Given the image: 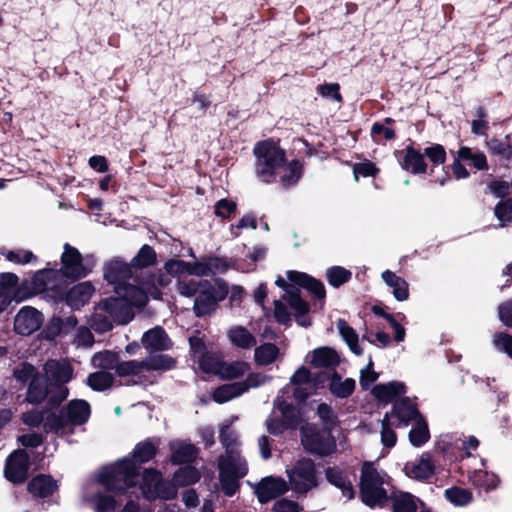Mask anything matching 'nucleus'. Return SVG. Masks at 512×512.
<instances>
[{
	"instance_id": "45",
	"label": "nucleus",
	"mask_w": 512,
	"mask_h": 512,
	"mask_svg": "<svg viewBox=\"0 0 512 512\" xmlns=\"http://www.w3.org/2000/svg\"><path fill=\"white\" fill-rule=\"evenodd\" d=\"M195 362L198 363V367L202 372L217 376L223 361L219 354L208 351L195 360Z\"/></svg>"
},
{
	"instance_id": "4",
	"label": "nucleus",
	"mask_w": 512,
	"mask_h": 512,
	"mask_svg": "<svg viewBox=\"0 0 512 512\" xmlns=\"http://www.w3.org/2000/svg\"><path fill=\"white\" fill-rule=\"evenodd\" d=\"M177 291L185 297H195L194 312L198 317L210 315L217 303L223 300L228 291L223 283L213 284L208 280L182 279L177 283Z\"/></svg>"
},
{
	"instance_id": "9",
	"label": "nucleus",
	"mask_w": 512,
	"mask_h": 512,
	"mask_svg": "<svg viewBox=\"0 0 512 512\" xmlns=\"http://www.w3.org/2000/svg\"><path fill=\"white\" fill-rule=\"evenodd\" d=\"M290 488L299 494L307 493L318 485L315 464L311 459L297 460L286 469Z\"/></svg>"
},
{
	"instance_id": "50",
	"label": "nucleus",
	"mask_w": 512,
	"mask_h": 512,
	"mask_svg": "<svg viewBox=\"0 0 512 512\" xmlns=\"http://www.w3.org/2000/svg\"><path fill=\"white\" fill-rule=\"evenodd\" d=\"M142 362L145 372L152 370H169L175 364L174 360L167 355L150 356L142 360Z\"/></svg>"
},
{
	"instance_id": "36",
	"label": "nucleus",
	"mask_w": 512,
	"mask_h": 512,
	"mask_svg": "<svg viewBox=\"0 0 512 512\" xmlns=\"http://www.w3.org/2000/svg\"><path fill=\"white\" fill-rule=\"evenodd\" d=\"M18 284V277L13 273L0 274V302L9 305L13 299Z\"/></svg>"
},
{
	"instance_id": "27",
	"label": "nucleus",
	"mask_w": 512,
	"mask_h": 512,
	"mask_svg": "<svg viewBox=\"0 0 512 512\" xmlns=\"http://www.w3.org/2000/svg\"><path fill=\"white\" fill-rule=\"evenodd\" d=\"M109 312L103 300L95 306L89 324L96 332L104 333L112 329L115 320Z\"/></svg>"
},
{
	"instance_id": "40",
	"label": "nucleus",
	"mask_w": 512,
	"mask_h": 512,
	"mask_svg": "<svg viewBox=\"0 0 512 512\" xmlns=\"http://www.w3.org/2000/svg\"><path fill=\"white\" fill-rule=\"evenodd\" d=\"M47 392L46 380L42 376L37 375L33 377L29 384L26 399L30 403L38 404L46 398Z\"/></svg>"
},
{
	"instance_id": "52",
	"label": "nucleus",
	"mask_w": 512,
	"mask_h": 512,
	"mask_svg": "<svg viewBox=\"0 0 512 512\" xmlns=\"http://www.w3.org/2000/svg\"><path fill=\"white\" fill-rule=\"evenodd\" d=\"M446 498L457 506H465L472 501V493L468 489L453 487L445 491Z\"/></svg>"
},
{
	"instance_id": "8",
	"label": "nucleus",
	"mask_w": 512,
	"mask_h": 512,
	"mask_svg": "<svg viewBox=\"0 0 512 512\" xmlns=\"http://www.w3.org/2000/svg\"><path fill=\"white\" fill-rule=\"evenodd\" d=\"M387 475L378 471L373 464L365 463L361 471L360 491L362 501L368 506H375L387 496L384 485Z\"/></svg>"
},
{
	"instance_id": "12",
	"label": "nucleus",
	"mask_w": 512,
	"mask_h": 512,
	"mask_svg": "<svg viewBox=\"0 0 512 512\" xmlns=\"http://www.w3.org/2000/svg\"><path fill=\"white\" fill-rule=\"evenodd\" d=\"M274 412L281 414V419L270 417L266 420L267 430L274 435L280 434L285 428L294 425L299 416L298 410L291 404L286 403L278 396L274 402Z\"/></svg>"
},
{
	"instance_id": "11",
	"label": "nucleus",
	"mask_w": 512,
	"mask_h": 512,
	"mask_svg": "<svg viewBox=\"0 0 512 512\" xmlns=\"http://www.w3.org/2000/svg\"><path fill=\"white\" fill-rule=\"evenodd\" d=\"M463 162L469 163L477 170H487L488 164L483 152L473 151L471 148L462 146L457 151L452 163V172L456 179H466L469 172L463 165Z\"/></svg>"
},
{
	"instance_id": "61",
	"label": "nucleus",
	"mask_w": 512,
	"mask_h": 512,
	"mask_svg": "<svg viewBox=\"0 0 512 512\" xmlns=\"http://www.w3.org/2000/svg\"><path fill=\"white\" fill-rule=\"evenodd\" d=\"M317 415L323 421L327 429L336 425V415L326 403H321L317 408Z\"/></svg>"
},
{
	"instance_id": "56",
	"label": "nucleus",
	"mask_w": 512,
	"mask_h": 512,
	"mask_svg": "<svg viewBox=\"0 0 512 512\" xmlns=\"http://www.w3.org/2000/svg\"><path fill=\"white\" fill-rule=\"evenodd\" d=\"M494 214L496 218L501 222L500 226H506L512 221V201H500L494 209Z\"/></svg>"
},
{
	"instance_id": "30",
	"label": "nucleus",
	"mask_w": 512,
	"mask_h": 512,
	"mask_svg": "<svg viewBox=\"0 0 512 512\" xmlns=\"http://www.w3.org/2000/svg\"><path fill=\"white\" fill-rule=\"evenodd\" d=\"M171 462L183 464L192 462L197 456L196 447L185 441H172L170 443Z\"/></svg>"
},
{
	"instance_id": "20",
	"label": "nucleus",
	"mask_w": 512,
	"mask_h": 512,
	"mask_svg": "<svg viewBox=\"0 0 512 512\" xmlns=\"http://www.w3.org/2000/svg\"><path fill=\"white\" fill-rule=\"evenodd\" d=\"M399 163L402 169L413 174H422L426 172V163L424 156L411 146L398 152Z\"/></svg>"
},
{
	"instance_id": "16",
	"label": "nucleus",
	"mask_w": 512,
	"mask_h": 512,
	"mask_svg": "<svg viewBox=\"0 0 512 512\" xmlns=\"http://www.w3.org/2000/svg\"><path fill=\"white\" fill-rule=\"evenodd\" d=\"M103 301L115 322L119 324H127L133 319V307H143L145 305L133 303L124 295H116V297L107 298Z\"/></svg>"
},
{
	"instance_id": "38",
	"label": "nucleus",
	"mask_w": 512,
	"mask_h": 512,
	"mask_svg": "<svg viewBox=\"0 0 512 512\" xmlns=\"http://www.w3.org/2000/svg\"><path fill=\"white\" fill-rule=\"evenodd\" d=\"M356 386V382L352 378L342 379L339 375L334 374L330 380L329 388L331 393L339 398L349 397Z\"/></svg>"
},
{
	"instance_id": "42",
	"label": "nucleus",
	"mask_w": 512,
	"mask_h": 512,
	"mask_svg": "<svg viewBox=\"0 0 512 512\" xmlns=\"http://www.w3.org/2000/svg\"><path fill=\"white\" fill-rule=\"evenodd\" d=\"M337 328L339 330V333H340L341 337L344 339L346 344L349 346L350 350L355 355H358V356L362 355L363 350L359 346L358 335L355 332V330L352 327H350L348 325V323L345 320H343V319H339L338 320Z\"/></svg>"
},
{
	"instance_id": "47",
	"label": "nucleus",
	"mask_w": 512,
	"mask_h": 512,
	"mask_svg": "<svg viewBox=\"0 0 512 512\" xmlns=\"http://www.w3.org/2000/svg\"><path fill=\"white\" fill-rule=\"evenodd\" d=\"M114 377L108 371H97L87 377V385L95 391H104L113 384Z\"/></svg>"
},
{
	"instance_id": "23",
	"label": "nucleus",
	"mask_w": 512,
	"mask_h": 512,
	"mask_svg": "<svg viewBox=\"0 0 512 512\" xmlns=\"http://www.w3.org/2000/svg\"><path fill=\"white\" fill-rule=\"evenodd\" d=\"M291 384L295 386L294 397L299 400H305L313 393L314 383L310 379V372L308 369L301 367L291 377Z\"/></svg>"
},
{
	"instance_id": "29",
	"label": "nucleus",
	"mask_w": 512,
	"mask_h": 512,
	"mask_svg": "<svg viewBox=\"0 0 512 512\" xmlns=\"http://www.w3.org/2000/svg\"><path fill=\"white\" fill-rule=\"evenodd\" d=\"M226 269L227 265L222 259L211 257L200 262H189L188 274L195 276H209L215 271L223 272Z\"/></svg>"
},
{
	"instance_id": "34",
	"label": "nucleus",
	"mask_w": 512,
	"mask_h": 512,
	"mask_svg": "<svg viewBox=\"0 0 512 512\" xmlns=\"http://www.w3.org/2000/svg\"><path fill=\"white\" fill-rule=\"evenodd\" d=\"M231 343L241 349H250L256 344V338L246 328L236 326L228 331Z\"/></svg>"
},
{
	"instance_id": "2",
	"label": "nucleus",
	"mask_w": 512,
	"mask_h": 512,
	"mask_svg": "<svg viewBox=\"0 0 512 512\" xmlns=\"http://www.w3.org/2000/svg\"><path fill=\"white\" fill-rule=\"evenodd\" d=\"M130 263L120 258H113L106 263L104 267V277L112 285L116 295H124L130 301L136 304H146L148 297H157V292L153 291L148 283L139 286L141 279L133 271Z\"/></svg>"
},
{
	"instance_id": "18",
	"label": "nucleus",
	"mask_w": 512,
	"mask_h": 512,
	"mask_svg": "<svg viewBox=\"0 0 512 512\" xmlns=\"http://www.w3.org/2000/svg\"><path fill=\"white\" fill-rule=\"evenodd\" d=\"M403 470L412 479L427 480L435 472V463L429 453H423L416 459L407 462Z\"/></svg>"
},
{
	"instance_id": "19",
	"label": "nucleus",
	"mask_w": 512,
	"mask_h": 512,
	"mask_svg": "<svg viewBox=\"0 0 512 512\" xmlns=\"http://www.w3.org/2000/svg\"><path fill=\"white\" fill-rule=\"evenodd\" d=\"M141 342L150 352L168 350L172 346L170 338L160 326L146 331L142 336Z\"/></svg>"
},
{
	"instance_id": "17",
	"label": "nucleus",
	"mask_w": 512,
	"mask_h": 512,
	"mask_svg": "<svg viewBox=\"0 0 512 512\" xmlns=\"http://www.w3.org/2000/svg\"><path fill=\"white\" fill-rule=\"evenodd\" d=\"M287 490L286 481L281 477L274 476L263 478L255 487V493L261 503H267L284 494Z\"/></svg>"
},
{
	"instance_id": "48",
	"label": "nucleus",
	"mask_w": 512,
	"mask_h": 512,
	"mask_svg": "<svg viewBox=\"0 0 512 512\" xmlns=\"http://www.w3.org/2000/svg\"><path fill=\"white\" fill-rule=\"evenodd\" d=\"M279 355V349L272 343H265L255 349L254 358L258 365H269L273 363Z\"/></svg>"
},
{
	"instance_id": "53",
	"label": "nucleus",
	"mask_w": 512,
	"mask_h": 512,
	"mask_svg": "<svg viewBox=\"0 0 512 512\" xmlns=\"http://www.w3.org/2000/svg\"><path fill=\"white\" fill-rule=\"evenodd\" d=\"M272 379L271 376L263 373H249L244 381H240L239 384L243 390V394L249 389H255L268 383Z\"/></svg>"
},
{
	"instance_id": "44",
	"label": "nucleus",
	"mask_w": 512,
	"mask_h": 512,
	"mask_svg": "<svg viewBox=\"0 0 512 512\" xmlns=\"http://www.w3.org/2000/svg\"><path fill=\"white\" fill-rule=\"evenodd\" d=\"M119 360L116 353L111 351H102L95 353L91 359V364L94 368H99L101 371L117 369Z\"/></svg>"
},
{
	"instance_id": "39",
	"label": "nucleus",
	"mask_w": 512,
	"mask_h": 512,
	"mask_svg": "<svg viewBox=\"0 0 512 512\" xmlns=\"http://www.w3.org/2000/svg\"><path fill=\"white\" fill-rule=\"evenodd\" d=\"M143 362L137 360L119 362L116 373L120 377H131L133 383H137L143 376L144 373Z\"/></svg>"
},
{
	"instance_id": "55",
	"label": "nucleus",
	"mask_w": 512,
	"mask_h": 512,
	"mask_svg": "<svg viewBox=\"0 0 512 512\" xmlns=\"http://www.w3.org/2000/svg\"><path fill=\"white\" fill-rule=\"evenodd\" d=\"M5 258L14 264H28L36 259V256L29 250L17 249L4 252Z\"/></svg>"
},
{
	"instance_id": "41",
	"label": "nucleus",
	"mask_w": 512,
	"mask_h": 512,
	"mask_svg": "<svg viewBox=\"0 0 512 512\" xmlns=\"http://www.w3.org/2000/svg\"><path fill=\"white\" fill-rule=\"evenodd\" d=\"M429 438L430 433L426 420L423 417H418L409 432L410 443L415 447H420L424 445Z\"/></svg>"
},
{
	"instance_id": "43",
	"label": "nucleus",
	"mask_w": 512,
	"mask_h": 512,
	"mask_svg": "<svg viewBox=\"0 0 512 512\" xmlns=\"http://www.w3.org/2000/svg\"><path fill=\"white\" fill-rule=\"evenodd\" d=\"M392 502L394 512H415L418 503L423 505L416 497L406 492L396 493L393 496Z\"/></svg>"
},
{
	"instance_id": "49",
	"label": "nucleus",
	"mask_w": 512,
	"mask_h": 512,
	"mask_svg": "<svg viewBox=\"0 0 512 512\" xmlns=\"http://www.w3.org/2000/svg\"><path fill=\"white\" fill-rule=\"evenodd\" d=\"M156 253L154 249L149 245H143L138 253L132 258L131 265L134 268H146L150 265L155 264Z\"/></svg>"
},
{
	"instance_id": "63",
	"label": "nucleus",
	"mask_w": 512,
	"mask_h": 512,
	"mask_svg": "<svg viewBox=\"0 0 512 512\" xmlns=\"http://www.w3.org/2000/svg\"><path fill=\"white\" fill-rule=\"evenodd\" d=\"M94 343V337L87 327H79L74 337V344L78 347H91Z\"/></svg>"
},
{
	"instance_id": "59",
	"label": "nucleus",
	"mask_w": 512,
	"mask_h": 512,
	"mask_svg": "<svg viewBox=\"0 0 512 512\" xmlns=\"http://www.w3.org/2000/svg\"><path fill=\"white\" fill-rule=\"evenodd\" d=\"M378 373L373 369V362L370 359L365 368L360 371V386L362 389L367 390L378 379Z\"/></svg>"
},
{
	"instance_id": "51",
	"label": "nucleus",
	"mask_w": 512,
	"mask_h": 512,
	"mask_svg": "<svg viewBox=\"0 0 512 512\" xmlns=\"http://www.w3.org/2000/svg\"><path fill=\"white\" fill-rule=\"evenodd\" d=\"M351 272L340 266H333L326 271V277L330 285L339 287L351 278Z\"/></svg>"
},
{
	"instance_id": "62",
	"label": "nucleus",
	"mask_w": 512,
	"mask_h": 512,
	"mask_svg": "<svg viewBox=\"0 0 512 512\" xmlns=\"http://www.w3.org/2000/svg\"><path fill=\"white\" fill-rule=\"evenodd\" d=\"M424 154L434 165L443 164L446 160V152L443 146L436 144L424 149Z\"/></svg>"
},
{
	"instance_id": "5",
	"label": "nucleus",
	"mask_w": 512,
	"mask_h": 512,
	"mask_svg": "<svg viewBox=\"0 0 512 512\" xmlns=\"http://www.w3.org/2000/svg\"><path fill=\"white\" fill-rule=\"evenodd\" d=\"M91 409L87 401L82 399L71 400L59 414H51L44 422L47 433L69 435L74 432L77 425L86 423L90 417Z\"/></svg>"
},
{
	"instance_id": "26",
	"label": "nucleus",
	"mask_w": 512,
	"mask_h": 512,
	"mask_svg": "<svg viewBox=\"0 0 512 512\" xmlns=\"http://www.w3.org/2000/svg\"><path fill=\"white\" fill-rule=\"evenodd\" d=\"M406 393V386L400 381H391L387 384H378L373 387V396L381 402H393L397 397Z\"/></svg>"
},
{
	"instance_id": "21",
	"label": "nucleus",
	"mask_w": 512,
	"mask_h": 512,
	"mask_svg": "<svg viewBox=\"0 0 512 512\" xmlns=\"http://www.w3.org/2000/svg\"><path fill=\"white\" fill-rule=\"evenodd\" d=\"M44 371L48 379L58 384H65L73 378V368L65 361L48 360Z\"/></svg>"
},
{
	"instance_id": "6",
	"label": "nucleus",
	"mask_w": 512,
	"mask_h": 512,
	"mask_svg": "<svg viewBox=\"0 0 512 512\" xmlns=\"http://www.w3.org/2000/svg\"><path fill=\"white\" fill-rule=\"evenodd\" d=\"M255 173L265 183L277 182V172L284 164L285 151L272 140L259 142L254 147Z\"/></svg>"
},
{
	"instance_id": "64",
	"label": "nucleus",
	"mask_w": 512,
	"mask_h": 512,
	"mask_svg": "<svg viewBox=\"0 0 512 512\" xmlns=\"http://www.w3.org/2000/svg\"><path fill=\"white\" fill-rule=\"evenodd\" d=\"M498 317L505 326L512 327V300L499 305Z\"/></svg>"
},
{
	"instance_id": "28",
	"label": "nucleus",
	"mask_w": 512,
	"mask_h": 512,
	"mask_svg": "<svg viewBox=\"0 0 512 512\" xmlns=\"http://www.w3.org/2000/svg\"><path fill=\"white\" fill-rule=\"evenodd\" d=\"M381 278L392 290L393 296L397 301L402 302L409 298V285L404 278L396 275L390 270L383 271Z\"/></svg>"
},
{
	"instance_id": "15",
	"label": "nucleus",
	"mask_w": 512,
	"mask_h": 512,
	"mask_svg": "<svg viewBox=\"0 0 512 512\" xmlns=\"http://www.w3.org/2000/svg\"><path fill=\"white\" fill-rule=\"evenodd\" d=\"M29 470V456L24 450H16L7 458L5 476L13 483L26 480Z\"/></svg>"
},
{
	"instance_id": "46",
	"label": "nucleus",
	"mask_w": 512,
	"mask_h": 512,
	"mask_svg": "<svg viewBox=\"0 0 512 512\" xmlns=\"http://www.w3.org/2000/svg\"><path fill=\"white\" fill-rule=\"evenodd\" d=\"M241 395H243V390L239 382H234L224 384L215 389L213 392V399L215 402L222 404Z\"/></svg>"
},
{
	"instance_id": "57",
	"label": "nucleus",
	"mask_w": 512,
	"mask_h": 512,
	"mask_svg": "<svg viewBox=\"0 0 512 512\" xmlns=\"http://www.w3.org/2000/svg\"><path fill=\"white\" fill-rule=\"evenodd\" d=\"M487 147L491 153L502 158L510 159L512 157V147L505 141L491 139L487 142Z\"/></svg>"
},
{
	"instance_id": "33",
	"label": "nucleus",
	"mask_w": 512,
	"mask_h": 512,
	"mask_svg": "<svg viewBox=\"0 0 512 512\" xmlns=\"http://www.w3.org/2000/svg\"><path fill=\"white\" fill-rule=\"evenodd\" d=\"M249 370L250 365L245 361H223L217 376L223 380H232L244 376Z\"/></svg>"
},
{
	"instance_id": "32",
	"label": "nucleus",
	"mask_w": 512,
	"mask_h": 512,
	"mask_svg": "<svg viewBox=\"0 0 512 512\" xmlns=\"http://www.w3.org/2000/svg\"><path fill=\"white\" fill-rule=\"evenodd\" d=\"M301 176L302 164L298 160L287 162L285 158L284 164H282V169L277 172V181H279L283 186L289 187L296 184Z\"/></svg>"
},
{
	"instance_id": "54",
	"label": "nucleus",
	"mask_w": 512,
	"mask_h": 512,
	"mask_svg": "<svg viewBox=\"0 0 512 512\" xmlns=\"http://www.w3.org/2000/svg\"><path fill=\"white\" fill-rule=\"evenodd\" d=\"M397 435L391 427V415L386 413L382 419L381 442L385 447L391 448L396 444Z\"/></svg>"
},
{
	"instance_id": "31",
	"label": "nucleus",
	"mask_w": 512,
	"mask_h": 512,
	"mask_svg": "<svg viewBox=\"0 0 512 512\" xmlns=\"http://www.w3.org/2000/svg\"><path fill=\"white\" fill-rule=\"evenodd\" d=\"M390 415L391 418L393 416L397 417L399 422L404 425H408L410 422L416 421L418 417H423L408 398H404L401 401L396 402Z\"/></svg>"
},
{
	"instance_id": "22",
	"label": "nucleus",
	"mask_w": 512,
	"mask_h": 512,
	"mask_svg": "<svg viewBox=\"0 0 512 512\" xmlns=\"http://www.w3.org/2000/svg\"><path fill=\"white\" fill-rule=\"evenodd\" d=\"M58 489L57 481L50 475L40 474L31 479L28 491L34 497L46 498Z\"/></svg>"
},
{
	"instance_id": "1",
	"label": "nucleus",
	"mask_w": 512,
	"mask_h": 512,
	"mask_svg": "<svg viewBox=\"0 0 512 512\" xmlns=\"http://www.w3.org/2000/svg\"><path fill=\"white\" fill-rule=\"evenodd\" d=\"M287 279L292 284H287L285 279L278 277L275 284L284 289V295L274 302V317L278 323L290 324L291 315L296 319L298 325L309 327L311 319L308 316L309 304L300 296V290L295 285L306 288L320 299L325 297L323 284L306 273L289 270L286 273Z\"/></svg>"
},
{
	"instance_id": "3",
	"label": "nucleus",
	"mask_w": 512,
	"mask_h": 512,
	"mask_svg": "<svg viewBox=\"0 0 512 512\" xmlns=\"http://www.w3.org/2000/svg\"><path fill=\"white\" fill-rule=\"evenodd\" d=\"M200 473L191 466L180 468L173 476L174 483L163 480L161 474L153 469H146L142 475L140 490L148 500L173 499L177 495L176 485L187 486L196 483Z\"/></svg>"
},
{
	"instance_id": "25",
	"label": "nucleus",
	"mask_w": 512,
	"mask_h": 512,
	"mask_svg": "<svg viewBox=\"0 0 512 512\" xmlns=\"http://www.w3.org/2000/svg\"><path fill=\"white\" fill-rule=\"evenodd\" d=\"M306 361L314 367L334 368L339 364V356L329 347H320L310 352Z\"/></svg>"
},
{
	"instance_id": "35",
	"label": "nucleus",
	"mask_w": 512,
	"mask_h": 512,
	"mask_svg": "<svg viewBox=\"0 0 512 512\" xmlns=\"http://www.w3.org/2000/svg\"><path fill=\"white\" fill-rule=\"evenodd\" d=\"M471 483L486 491L495 489L499 484V478L496 474L488 472L485 469H476L470 475Z\"/></svg>"
},
{
	"instance_id": "60",
	"label": "nucleus",
	"mask_w": 512,
	"mask_h": 512,
	"mask_svg": "<svg viewBox=\"0 0 512 512\" xmlns=\"http://www.w3.org/2000/svg\"><path fill=\"white\" fill-rule=\"evenodd\" d=\"M378 168L370 161L356 163L353 166V173L356 180L361 177L375 176L378 173Z\"/></svg>"
},
{
	"instance_id": "7",
	"label": "nucleus",
	"mask_w": 512,
	"mask_h": 512,
	"mask_svg": "<svg viewBox=\"0 0 512 512\" xmlns=\"http://www.w3.org/2000/svg\"><path fill=\"white\" fill-rule=\"evenodd\" d=\"M218 468L221 488L231 497L239 489V479L247 474V463L239 453L228 451L227 455L220 456Z\"/></svg>"
},
{
	"instance_id": "37",
	"label": "nucleus",
	"mask_w": 512,
	"mask_h": 512,
	"mask_svg": "<svg viewBox=\"0 0 512 512\" xmlns=\"http://www.w3.org/2000/svg\"><path fill=\"white\" fill-rule=\"evenodd\" d=\"M326 477L331 484L335 485L342 491V494L345 498L350 500L354 497L352 483L340 470L329 468L326 472Z\"/></svg>"
},
{
	"instance_id": "24",
	"label": "nucleus",
	"mask_w": 512,
	"mask_h": 512,
	"mask_svg": "<svg viewBox=\"0 0 512 512\" xmlns=\"http://www.w3.org/2000/svg\"><path fill=\"white\" fill-rule=\"evenodd\" d=\"M94 292L95 288L90 282H81L68 291L66 302L72 309H79L89 301Z\"/></svg>"
},
{
	"instance_id": "58",
	"label": "nucleus",
	"mask_w": 512,
	"mask_h": 512,
	"mask_svg": "<svg viewBox=\"0 0 512 512\" xmlns=\"http://www.w3.org/2000/svg\"><path fill=\"white\" fill-rule=\"evenodd\" d=\"M494 347L505 352L512 359V336L507 333H497L493 336Z\"/></svg>"
},
{
	"instance_id": "14",
	"label": "nucleus",
	"mask_w": 512,
	"mask_h": 512,
	"mask_svg": "<svg viewBox=\"0 0 512 512\" xmlns=\"http://www.w3.org/2000/svg\"><path fill=\"white\" fill-rule=\"evenodd\" d=\"M60 270L66 277L71 278L84 277L89 272V269H87L83 263L80 252L68 243L64 245Z\"/></svg>"
},
{
	"instance_id": "13",
	"label": "nucleus",
	"mask_w": 512,
	"mask_h": 512,
	"mask_svg": "<svg viewBox=\"0 0 512 512\" xmlns=\"http://www.w3.org/2000/svg\"><path fill=\"white\" fill-rule=\"evenodd\" d=\"M43 315L31 306H23L14 317V331L28 336L37 331L43 323Z\"/></svg>"
},
{
	"instance_id": "10",
	"label": "nucleus",
	"mask_w": 512,
	"mask_h": 512,
	"mask_svg": "<svg viewBox=\"0 0 512 512\" xmlns=\"http://www.w3.org/2000/svg\"><path fill=\"white\" fill-rule=\"evenodd\" d=\"M301 434L302 444L309 452L327 456L336 450L335 440L327 428L318 430L315 427H305Z\"/></svg>"
}]
</instances>
